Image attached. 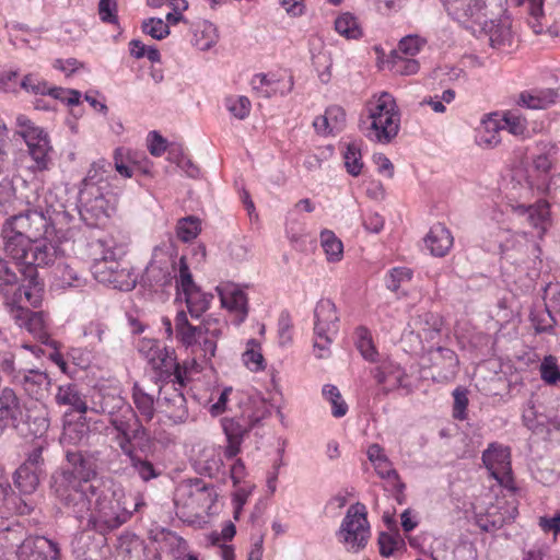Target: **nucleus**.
Listing matches in <instances>:
<instances>
[{"label":"nucleus","mask_w":560,"mask_h":560,"mask_svg":"<svg viewBox=\"0 0 560 560\" xmlns=\"http://www.w3.org/2000/svg\"><path fill=\"white\" fill-rule=\"evenodd\" d=\"M16 133L23 139L27 148L31 164L23 166L15 161V168L19 172L16 179L26 184L23 172L32 176L34 190L30 194H21V198L30 207L25 213L13 215L3 225L2 237L5 245H25L37 243L48 232V215L56 211L58 206L57 196L51 190L39 191L40 183L37 174L46 172L52 164V145L48 132L34 124L25 115L16 117Z\"/></svg>","instance_id":"f257e3e1"},{"label":"nucleus","mask_w":560,"mask_h":560,"mask_svg":"<svg viewBox=\"0 0 560 560\" xmlns=\"http://www.w3.org/2000/svg\"><path fill=\"white\" fill-rule=\"evenodd\" d=\"M448 15L471 31L483 33L492 48L506 50L515 42L508 0H441Z\"/></svg>","instance_id":"f03ea898"},{"label":"nucleus","mask_w":560,"mask_h":560,"mask_svg":"<svg viewBox=\"0 0 560 560\" xmlns=\"http://www.w3.org/2000/svg\"><path fill=\"white\" fill-rule=\"evenodd\" d=\"M67 459L70 467L54 476L52 489L75 517L83 518L98 490L91 482V478L96 475L95 464L80 452H67Z\"/></svg>","instance_id":"7ed1b4c3"},{"label":"nucleus","mask_w":560,"mask_h":560,"mask_svg":"<svg viewBox=\"0 0 560 560\" xmlns=\"http://www.w3.org/2000/svg\"><path fill=\"white\" fill-rule=\"evenodd\" d=\"M109 166L104 160L93 163L79 191L80 215L90 226L104 225L116 209V197L104 191Z\"/></svg>","instance_id":"20e7f679"},{"label":"nucleus","mask_w":560,"mask_h":560,"mask_svg":"<svg viewBox=\"0 0 560 560\" xmlns=\"http://www.w3.org/2000/svg\"><path fill=\"white\" fill-rule=\"evenodd\" d=\"M400 129V112L394 96L387 92L374 94L365 104L360 130L372 142L390 143Z\"/></svg>","instance_id":"39448f33"},{"label":"nucleus","mask_w":560,"mask_h":560,"mask_svg":"<svg viewBox=\"0 0 560 560\" xmlns=\"http://www.w3.org/2000/svg\"><path fill=\"white\" fill-rule=\"evenodd\" d=\"M176 338L185 346H199L205 359L210 360L215 354L217 341L222 334V327L218 319L207 318L199 325H191L184 311L175 317Z\"/></svg>","instance_id":"423d86ee"},{"label":"nucleus","mask_w":560,"mask_h":560,"mask_svg":"<svg viewBox=\"0 0 560 560\" xmlns=\"http://www.w3.org/2000/svg\"><path fill=\"white\" fill-rule=\"evenodd\" d=\"M217 497L214 486L200 478L183 480L174 494L176 514L182 518L198 516L200 512L211 509Z\"/></svg>","instance_id":"0eeeda50"},{"label":"nucleus","mask_w":560,"mask_h":560,"mask_svg":"<svg viewBox=\"0 0 560 560\" xmlns=\"http://www.w3.org/2000/svg\"><path fill=\"white\" fill-rule=\"evenodd\" d=\"M537 149L538 153L533 156L532 172L525 178V189L549 194L551 191L549 173L558 153V147L552 142H539Z\"/></svg>","instance_id":"6e6552de"},{"label":"nucleus","mask_w":560,"mask_h":560,"mask_svg":"<svg viewBox=\"0 0 560 560\" xmlns=\"http://www.w3.org/2000/svg\"><path fill=\"white\" fill-rule=\"evenodd\" d=\"M315 341L314 348L318 358H324L329 352L332 336L338 331L339 317L336 305L328 299L320 300L315 307Z\"/></svg>","instance_id":"1a4fd4ad"},{"label":"nucleus","mask_w":560,"mask_h":560,"mask_svg":"<svg viewBox=\"0 0 560 560\" xmlns=\"http://www.w3.org/2000/svg\"><path fill=\"white\" fill-rule=\"evenodd\" d=\"M340 539L355 551L365 547L370 537L366 508L357 502L348 509L338 532Z\"/></svg>","instance_id":"9d476101"},{"label":"nucleus","mask_w":560,"mask_h":560,"mask_svg":"<svg viewBox=\"0 0 560 560\" xmlns=\"http://www.w3.org/2000/svg\"><path fill=\"white\" fill-rule=\"evenodd\" d=\"M86 514L92 528L100 533L115 529L127 521V515L121 512L119 503L113 498L101 497L98 490L92 498L91 509Z\"/></svg>","instance_id":"9b49d317"},{"label":"nucleus","mask_w":560,"mask_h":560,"mask_svg":"<svg viewBox=\"0 0 560 560\" xmlns=\"http://www.w3.org/2000/svg\"><path fill=\"white\" fill-rule=\"evenodd\" d=\"M109 423L122 436L119 443L121 451L132 446V441H148L151 439L149 430L142 424L141 420L130 406H126L115 417L109 418Z\"/></svg>","instance_id":"f8f14e48"},{"label":"nucleus","mask_w":560,"mask_h":560,"mask_svg":"<svg viewBox=\"0 0 560 560\" xmlns=\"http://www.w3.org/2000/svg\"><path fill=\"white\" fill-rule=\"evenodd\" d=\"M250 86L259 97L284 96L293 89V78L284 69L256 73L250 79Z\"/></svg>","instance_id":"ddd939ff"},{"label":"nucleus","mask_w":560,"mask_h":560,"mask_svg":"<svg viewBox=\"0 0 560 560\" xmlns=\"http://www.w3.org/2000/svg\"><path fill=\"white\" fill-rule=\"evenodd\" d=\"M513 209L518 215L525 217L533 229L530 237H527L526 234L523 235L525 242L536 243L542 240L544 234L551 226L549 203L545 200H539L530 206L517 205Z\"/></svg>","instance_id":"4468645a"},{"label":"nucleus","mask_w":560,"mask_h":560,"mask_svg":"<svg viewBox=\"0 0 560 560\" xmlns=\"http://www.w3.org/2000/svg\"><path fill=\"white\" fill-rule=\"evenodd\" d=\"M21 88L26 92L36 95L48 94L55 100H59L69 106L78 105L81 98V93L79 91L62 88H50L44 79L33 73L23 78Z\"/></svg>","instance_id":"2eb2a0df"},{"label":"nucleus","mask_w":560,"mask_h":560,"mask_svg":"<svg viewBox=\"0 0 560 560\" xmlns=\"http://www.w3.org/2000/svg\"><path fill=\"white\" fill-rule=\"evenodd\" d=\"M58 544L43 536H28L20 549H16L18 560H59Z\"/></svg>","instance_id":"dca6fc26"},{"label":"nucleus","mask_w":560,"mask_h":560,"mask_svg":"<svg viewBox=\"0 0 560 560\" xmlns=\"http://www.w3.org/2000/svg\"><path fill=\"white\" fill-rule=\"evenodd\" d=\"M482 463L491 476L501 485L511 480L510 475V450L508 447L490 444L482 453Z\"/></svg>","instance_id":"f3484780"},{"label":"nucleus","mask_w":560,"mask_h":560,"mask_svg":"<svg viewBox=\"0 0 560 560\" xmlns=\"http://www.w3.org/2000/svg\"><path fill=\"white\" fill-rule=\"evenodd\" d=\"M9 313L18 326L25 328L42 342H46L48 340L49 336L46 330L43 312L31 311L25 305H13L10 307Z\"/></svg>","instance_id":"a211bd4d"},{"label":"nucleus","mask_w":560,"mask_h":560,"mask_svg":"<svg viewBox=\"0 0 560 560\" xmlns=\"http://www.w3.org/2000/svg\"><path fill=\"white\" fill-rule=\"evenodd\" d=\"M15 265L46 267L52 264L61 250L59 247H10Z\"/></svg>","instance_id":"6ab92c4d"},{"label":"nucleus","mask_w":560,"mask_h":560,"mask_svg":"<svg viewBox=\"0 0 560 560\" xmlns=\"http://www.w3.org/2000/svg\"><path fill=\"white\" fill-rule=\"evenodd\" d=\"M160 394L162 395L160 405L168 419L174 423L185 422L188 418V409L183 393L172 384L162 386Z\"/></svg>","instance_id":"aec40b11"},{"label":"nucleus","mask_w":560,"mask_h":560,"mask_svg":"<svg viewBox=\"0 0 560 560\" xmlns=\"http://www.w3.org/2000/svg\"><path fill=\"white\" fill-rule=\"evenodd\" d=\"M502 119L499 113L486 115L476 131V143L483 149H492L501 142Z\"/></svg>","instance_id":"412c9836"},{"label":"nucleus","mask_w":560,"mask_h":560,"mask_svg":"<svg viewBox=\"0 0 560 560\" xmlns=\"http://www.w3.org/2000/svg\"><path fill=\"white\" fill-rule=\"evenodd\" d=\"M346 112L342 107L334 105L326 108L323 115L317 116L313 126L315 131L322 136H328L342 131L346 127Z\"/></svg>","instance_id":"4be33fe9"},{"label":"nucleus","mask_w":560,"mask_h":560,"mask_svg":"<svg viewBox=\"0 0 560 560\" xmlns=\"http://www.w3.org/2000/svg\"><path fill=\"white\" fill-rule=\"evenodd\" d=\"M223 307L234 312L237 322L242 323L248 313L246 294L238 288L226 284L217 288Z\"/></svg>","instance_id":"5701e85b"},{"label":"nucleus","mask_w":560,"mask_h":560,"mask_svg":"<svg viewBox=\"0 0 560 560\" xmlns=\"http://www.w3.org/2000/svg\"><path fill=\"white\" fill-rule=\"evenodd\" d=\"M55 401L58 406L69 407L71 411L78 413H85L89 409L86 400L75 383L59 385Z\"/></svg>","instance_id":"b1692460"},{"label":"nucleus","mask_w":560,"mask_h":560,"mask_svg":"<svg viewBox=\"0 0 560 560\" xmlns=\"http://www.w3.org/2000/svg\"><path fill=\"white\" fill-rule=\"evenodd\" d=\"M515 3L523 8L526 23L535 34H542L548 30L549 24L544 10V0H515Z\"/></svg>","instance_id":"393cba45"},{"label":"nucleus","mask_w":560,"mask_h":560,"mask_svg":"<svg viewBox=\"0 0 560 560\" xmlns=\"http://www.w3.org/2000/svg\"><path fill=\"white\" fill-rule=\"evenodd\" d=\"M20 384L31 398L40 401L48 395L51 382L47 373L30 370L23 374Z\"/></svg>","instance_id":"a878e982"},{"label":"nucleus","mask_w":560,"mask_h":560,"mask_svg":"<svg viewBox=\"0 0 560 560\" xmlns=\"http://www.w3.org/2000/svg\"><path fill=\"white\" fill-rule=\"evenodd\" d=\"M43 301V287L32 277L26 284L18 287L11 301L7 302L10 308L13 305H25L34 308L40 306Z\"/></svg>","instance_id":"bb28decb"},{"label":"nucleus","mask_w":560,"mask_h":560,"mask_svg":"<svg viewBox=\"0 0 560 560\" xmlns=\"http://www.w3.org/2000/svg\"><path fill=\"white\" fill-rule=\"evenodd\" d=\"M22 415L20 401L13 389L5 387L0 392V428L15 427Z\"/></svg>","instance_id":"cd10ccee"},{"label":"nucleus","mask_w":560,"mask_h":560,"mask_svg":"<svg viewBox=\"0 0 560 560\" xmlns=\"http://www.w3.org/2000/svg\"><path fill=\"white\" fill-rule=\"evenodd\" d=\"M120 264L110 247L104 248L100 257H94L92 273L100 282H112L113 276L119 270Z\"/></svg>","instance_id":"c85d7f7f"},{"label":"nucleus","mask_w":560,"mask_h":560,"mask_svg":"<svg viewBox=\"0 0 560 560\" xmlns=\"http://www.w3.org/2000/svg\"><path fill=\"white\" fill-rule=\"evenodd\" d=\"M124 454L128 456L130 466L142 481L149 482L163 474L162 465L154 464L150 459L141 457L133 447L128 446V450L124 447Z\"/></svg>","instance_id":"c756f323"},{"label":"nucleus","mask_w":560,"mask_h":560,"mask_svg":"<svg viewBox=\"0 0 560 560\" xmlns=\"http://www.w3.org/2000/svg\"><path fill=\"white\" fill-rule=\"evenodd\" d=\"M559 96L553 89L525 91L518 95L517 104L529 109H545L556 104Z\"/></svg>","instance_id":"7c9ffc66"},{"label":"nucleus","mask_w":560,"mask_h":560,"mask_svg":"<svg viewBox=\"0 0 560 560\" xmlns=\"http://www.w3.org/2000/svg\"><path fill=\"white\" fill-rule=\"evenodd\" d=\"M191 43L197 49L201 51L210 50L218 43V28L213 23L207 20H199L195 22L191 26Z\"/></svg>","instance_id":"2f4dec72"},{"label":"nucleus","mask_w":560,"mask_h":560,"mask_svg":"<svg viewBox=\"0 0 560 560\" xmlns=\"http://www.w3.org/2000/svg\"><path fill=\"white\" fill-rule=\"evenodd\" d=\"M374 377L380 385H383L382 392L387 395L395 388L401 386L405 372L401 368L390 361L383 362L374 370Z\"/></svg>","instance_id":"473e14b6"},{"label":"nucleus","mask_w":560,"mask_h":560,"mask_svg":"<svg viewBox=\"0 0 560 560\" xmlns=\"http://www.w3.org/2000/svg\"><path fill=\"white\" fill-rule=\"evenodd\" d=\"M156 372L159 378L166 380L174 376V381L180 386L185 384L186 370L182 369L179 363L176 362L175 357L170 351L163 352L162 357L158 358L152 366Z\"/></svg>","instance_id":"72a5a7b5"},{"label":"nucleus","mask_w":560,"mask_h":560,"mask_svg":"<svg viewBox=\"0 0 560 560\" xmlns=\"http://www.w3.org/2000/svg\"><path fill=\"white\" fill-rule=\"evenodd\" d=\"M411 326L419 337L433 340L441 332L443 319L439 314L424 312L412 319Z\"/></svg>","instance_id":"f704fd0d"},{"label":"nucleus","mask_w":560,"mask_h":560,"mask_svg":"<svg viewBox=\"0 0 560 560\" xmlns=\"http://www.w3.org/2000/svg\"><path fill=\"white\" fill-rule=\"evenodd\" d=\"M433 366L441 380L454 378L457 372L458 358L453 350L440 347L438 348V355L433 360Z\"/></svg>","instance_id":"c9c22d12"},{"label":"nucleus","mask_w":560,"mask_h":560,"mask_svg":"<svg viewBox=\"0 0 560 560\" xmlns=\"http://www.w3.org/2000/svg\"><path fill=\"white\" fill-rule=\"evenodd\" d=\"M335 30L347 39H359L363 36L362 26L353 14L349 12L341 13L335 20Z\"/></svg>","instance_id":"e433bc0d"},{"label":"nucleus","mask_w":560,"mask_h":560,"mask_svg":"<svg viewBox=\"0 0 560 560\" xmlns=\"http://www.w3.org/2000/svg\"><path fill=\"white\" fill-rule=\"evenodd\" d=\"M342 158L348 174L353 177L359 176L364 166L360 143L357 141L346 143L342 149Z\"/></svg>","instance_id":"4c0bfd02"},{"label":"nucleus","mask_w":560,"mask_h":560,"mask_svg":"<svg viewBox=\"0 0 560 560\" xmlns=\"http://www.w3.org/2000/svg\"><path fill=\"white\" fill-rule=\"evenodd\" d=\"M502 119V129H506L515 137L526 138L529 136L526 118L517 110H505L500 115Z\"/></svg>","instance_id":"58836bf2"},{"label":"nucleus","mask_w":560,"mask_h":560,"mask_svg":"<svg viewBox=\"0 0 560 560\" xmlns=\"http://www.w3.org/2000/svg\"><path fill=\"white\" fill-rule=\"evenodd\" d=\"M83 335L92 341L101 345H112L115 341L112 329L102 319H93L89 322L84 326Z\"/></svg>","instance_id":"ea45409f"},{"label":"nucleus","mask_w":560,"mask_h":560,"mask_svg":"<svg viewBox=\"0 0 560 560\" xmlns=\"http://www.w3.org/2000/svg\"><path fill=\"white\" fill-rule=\"evenodd\" d=\"M42 472L21 465L14 474V485L24 494L33 493L38 485Z\"/></svg>","instance_id":"a19ab883"},{"label":"nucleus","mask_w":560,"mask_h":560,"mask_svg":"<svg viewBox=\"0 0 560 560\" xmlns=\"http://www.w3.org/2000/svg\"><path fill=\"white\" fill-rule=\"evenodd\" d=\"M185 294V301L187 308L191 317H200L210 306V302L213 299L212 294H207L200 291L199 288L187 291Z\"/></svg>","instance_id":"79ce46f5"},{"label":"nucleus","mask_w":560,"mask_h":560,"mask_svg":"<svg viewBox=\"0 0 560 560\" xmlns=\"http://www.w3.org/2000/svg\"><path fill=\"white\" fill-rule=\"evenodd\" d=\"M386 62L388 69L398 75L416 74L420 68L418 60L399 55V51H393Z\"/></svg>","instance_id":"37998d69"},{"label":"nucleus","mask_w":560,"mask_h":560,"mask_svg":"<svg viewBox=\"0 0 560 560\" xmlns=\"http://www.w3.org/2000/svg\"><path fill=\"white\" fill-rule=\"evenodd\" d=\"M132 401L144 421L149 422L153 419L155 413L154 399L138 383H135L132 387Z\"/></svg>","instance_id":"c03bdc74"},{"label":"nucleus","mask_w":560,"mask_h":560,"mask_svg":"<svg viewBox=\"0 0 560 560\" xmlns=\"http://www.w3.org/2000/svg\"><path fill=\"white\" fill-rule=\"evenodd\" d=\"M224 106L231 116L244 120L250 114L252 103L244 95H229L224 98Z\"/></svg>","instance_id":"a18cd8bd"},{"label":"nucleus","mask_w":560,"mask_h":560,"mask_svg":"<svg viewBox=\"0 0 560 560\" xmlns=\"http://www.w3.org/2000/svg\"><path fill=\"white\" fill-rule=\"evenodd\" d=\"M138 161L132 154V151L126 148H117L114 151V165L115 170L125 178H131L133 175L132 164H137Z\"/></svg>","instance_id":"49530a36"},{"label":"nucleus","mask_w":560,"mask_h":560,"mask_svg":"<svg viewBox=\"0 0 560 560\" xmlns=\"http://www.w3.org/2000/svg\"><path fill=\"white\" fill-rule=\"evenodd\" d=\"M355 346L361 355L370 362H375L377 358V351L369 329L363 326L358 327L355 329Z\"/></svg>","instance_id":"de8ad7c7"},{"label":"nucleus","mask_w":560,"mask_h":560,"mask_svg":"<svg viewBox=\"0 0 560 560\" xmlns=\"http://www.w3.org/2000/svg\"><path fill=\"white\" fill-rule=\"evenodd\" d=\"M57 284L62 288H81L85 283V279L74 270L70 265H58L57 267Z\"/></svg>","instance_id":"09e8293b"},{"label":"nucleus","mask_w":560,"mask_h":560,"mask_svg":"<svg viewBox=\"0 0 560 560\" xmlns=\"http://www.w3.org/2000/svg\"><path fill=\"white\" fill-rule=\"evenodd\" d=\"M224 432L228 438V445L224 454L228 458H233L240 453L243 435L247 431H244V429L238 425L235 427L234 422L231 421L224 424Z\"/></svg>","instance_id":"8fccbe9b"},{"label":"nucleus","mask_w":560,"mask_h":560,"mask_svg":"<svg viewBox=\"0 0 560 560\" xmlns=\"http://www.w3.org/2000/svg\"><path fill=\"white\" fill-rule=\"evenodd\" d=\"M200 231L201 222L199 219L195 217H187L180 219L176 228L177 236L184 243L191 242L194 238L197 237Z\"/></svg>","instance_id":"3c124183"},{"label":"nucleus","mask_w":560,"mask_h":560,"mask_svg":"<svg viewBox=\"0 0 560 560\" xmlns=\"http://www.w3.org/2000/svg\"><path fill=\"white\" fill-rule=\"evenodd\" d=\"M374 468L377 475L381 478L386 479L393 489H398L400 492L405 489V483L400 480L398 472L393 468V465L387 457L376 462V464H374Z\"/></svg>","instance_id":"603ef678"},{"label":"nucleus","mask_w":560,"mask_h":560,"mask_svg":"<svg viewBox=\"0 0 560 560\" xmlns=\"http://www.w3.org/2000/svg\"><path fill=\"white\" fill-rule=\"evenodd\" d=\"M243 361L250 371L257 372L265 369L260 345L255 339L248 340L247 349L243 353Z\"/></svg>","instance_id":"864d4df0"},{"label":"nucleus","mask_w":560,"mask_h":560,"mask_svg":"<svg viewBox=\"0 0 560 560\" xmlns=\"http://www.w3.org/2000/svg\"><path fill=\"white\" fill-rule=\"evenodd\" d=\"M271 415L270 406L262 399L254 400L252 411L246 416L247 424L243 428L244 431L256 428L261 420Z\"/></svg>","instance_id":"5fc2aeb1"},{"label":"nucleus","mask_w":560,"mask_h":560,"mask_svg":"<svg viewBox=\"0 0 560 560\" xmlns=\"http://www.w3.org/2000/svg\"><path fill=\"white\" fill-rule=\"evenodd\" d=\"M412 278V270L406 267H395L389 271L386 280V287L392 292L398 293L404 283Z\"/></svg>","instance_id":"6e6d98bb"},{"label":"nucleus","mask_w":560,"mask_h":560,"mask_svg":"<svg viewBox=\"0 0 560 560\" xmlns=\"http://www.w3.org/2000/svg\"><path fill=\"white\" fill-rule=\"evenodd\" d=\"M553 312L552 308L546 306L544 310L532 314V322L537 332H549L552 330L557 323Z\"/></svg>","instance_id":"4d7b16f0"},{"label":"nucleus","mask_w":560,"mask_h":560,"mask_svg":"<svg viewBox=\"0 0 560 560\" xmlns=\"http://www.w3.org/2000/svg\"><path fill=\"white\" fill-rule=\"evenodd\" d=\"M424 242L429 245H452L454 238L450 230L442 223L434 224L424 237Z\"/></svg>","instance_id":"13d9d810"},{"label":"nucleus","mask_w":560,"mask_h":560,"mask_svg":"<svg viewBox=\"0 0 560 560\" xmlns=\"http://www.w3.org/2000/svg\"><path fill=\"white\" fill-rule=\"evenodd\" d=\"M27 537L24 527L19 524L8 527L0 533V541L4 542L7 548L16 547L20 549V546H22Z\"/></svg>","instance_id":"bf43d9fd"},{"label":"nucleus","mask_w":560,"mask_h":560,"mask_svg":"<svg viewBox=\"0 0 560 560\" xmlns=\"http://www.w3.org/2000/svg\"><path fill=\"white\" fill-rule=\"evenodd\" d=\"M323 395L330 401L332 405V415L334 417H342L348 411V406L346 401L341 398V394L339 389L334 385H325L323 388Z\"/></svg>","instance_id":"052dcab7"},{"label":"nucleus","mask_w":560,"mask_h":560,"mask_svg":"<svg viewBox=\"0 0 560 560\" xmlns=\"http://www.w3.org/2000/svg\"><path fill=\"white\" fill-rule=\"evenodd\" d=\"M424 45L425 40L420 36L408 35L400 39L396 51H399V55L405 57H413L421 51Z\"/></svg>","instance_id":"680f3d73"},{"label":"nucleus","mask_w":560,"mask_h":560,"mask_svg":"<svg viewBox=\"0 0 560 560\" xmlns=\"http://www.w3.org/2000/svg\"><path fill=\"white\" fill-rule=\"evenodd\" d=\"M142 31L154 39H163L170 34L168 23L155 18L144 21Z\"/></svg>","instance_id":"e2e57ef3"},{"label":"nucleus","mask_w":560,"mask_h":560,"mask_svg":"<svg viewBox=\"0 0 560 560\" xmlns=\"http://www.w3.org/2000/svg\"><path fill=\"white\" fill-rule=\"evenodd\" d=\"M541 378L548 384H556L560 381V371L557 360L552 357H546L540 365Z\"/></svg>","instance_id":"0e129e2a"},{"label":"nucleus","mask_w":560,"mask_h":560,"mask_svg":"<svg viewBox=\"0 0 560 560\" xmlns=\"http://www.w3.org/2000/svg\"><path fill=\"white\" fill-rule=\"evenodd\" d=\"M454 397V407H453V417L458 420L466 419V409L468 406V397H467V390L464 388H456L453 392Z\"/></svg>","instance_id":"69168bd1"},{"label":"nucleus","mask_w":560,"mask_h":560,"mask_svg":"<svg viewBox=\"0 0 560 560\" xmlns=\"http://www.w3.org/2000/svg\"><path fill=\"white\" fill-rule=\"evenodd\" d=\"M177 287L182 289L183 293L198 288L192 280L185 256L179 258V279L177 280Z\"/></svg>","instance_id":"338daca9"},{"label":"nucleus","mask_w":560,"mask_h":560,"mask_svg":"<svg viewBox=\"0 0 560 560\" xmlns=\"http://www.w3.org/2000/svg\"><path fill=\"white\" fill-rule=\"evenodd\" d=\"M147 147L153 156H161L167 150V140L158 131H150L147 137Z\"/></svg>","instance_id":"774afa93"}]
</instances>
